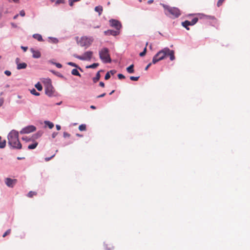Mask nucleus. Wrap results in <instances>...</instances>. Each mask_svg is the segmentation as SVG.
<instances>
[{
	"mask_svg": "<svg viewBox=\"0 0 250 250\" xmlns=\"http://www.w3.org/2000/svg\"><path fill=\"white\" fill-rule=\"evenodd\" d=\"M62 104V102L61 101V102H59V103H57L56 104V105H61Z\"/></svg>",
	"mask_w": 250,
	"mask_h": 250,
	"instance_id": "61",
	"label": "nucleus"
},
{
	"mask_svg": "<svg viewBox=\"0 0 250 250\" xmlns=\"http://www.w3.org/2000/svg\"><path fill=\"white\" fill-rule=\"evenodd\" d=\"M33 38L35 39H36L39 42H43V39H42V35L40 34H34L33 35Z\"/></svg>",
	"mask_w": 250,
	"mask_h": 250,
	"instance_id": "19",
	"label": "nucleus"
},
{
	"mask_svg": "<svg viewBox=\"0 0 250 250\" xmlns=\"http://www.w3.org/2000/svg\"><path fill=\"white\" fill-rule=\"evenodd\" d=\"M21 48L23 50L24 52L26 51L28 49V47L23 46H21Z\"/></svg>",
	"mask_w": 250,
	"mask_h": 250,
	"instance_id": "51",
	"label": "nucleus"
},
{
	"mask_svg": "<svg viewBox=\"0 0 250 250\" xmlns=\"http://www.w3.org/2000/svg\"><path fill=\"white\" fill-rule=\"evenodd\" d=\"M30 51L33 54L32 57L34 58H40L41 56V52L38 50H35L34 48H30Z\"/></svg>",
	"mask_w": 250,
	"mask_h": 250,
	"instance_id": "13",
	"label": "nucleus"
},
{
	"mask_svg": "<svg viewBox=\"0 0 250 250\" xmlns=\"http://www.w3.org/2000/svg\"><path fill=\"white\" fill-rule=\"evenodd\" d=\"M19 132L16 130H12L7 135L8 145L11 149H21L22 145L19 139Z\"/></svg>",
	"mask_w": 250,
	"mask_h": 250,
	"instance_id": "1",
	"label": "nucleus"
},
{
	"mask_svg": "<svg viewBox=\"0 0 250 250\" xmlns=\"http://www.w3.org/2000/svg\"><path fill=\"white\" fill-rule=\"evenodd\" d=\"M56 129H57V130H60L61 129V125H56Z\"/></svg>",
	"mask_w": 250,
	"mask_h": 250,
	"instance_id": "57",
	"label": "nucleus"
},
{
	"mask_svg": "<svg viewBox=\"0 0 250 250\" xmlns=\"http://www.w3.org/2000/svg\"><path fill=\"white\" fill-rule=\"evenodd\" d=\"M111 26L114 27L116 30L119 31L122 28L121 22L115 19H111L109 21Z\"/></svg>",
	"mask_w": 250,
	"mask_h": 250,
	"instance_id": "9",
	"label": "nucleus"
},
{
	"mask_svg": "<svg viewBox=\"0 0 250 250\" xmlns=\"http://www.w3.org/2000/svg\"><path fill=\"white\" fill-rule=\"evenodd\" d=\"M36 127L33 125H27L23 127L20 132L21 134H28L35 131Z\"/></svg>",
	"mask_w": 250,
	"mask_h": 250,
	"instance_id": "8",
	"label": "nucleus"
},
{
	"mask_svg": "<svg viewBox=\"0 0 250 250\" xmlns=\"http://www.w3.org/2000/svg\"><path fill=\"white\" fill-rule=\"evenodd\" d=\"M38 143L37 142H35L34 143L29 145L28 146V148L29 149H34L36 148V147L38 146Z\"/></svg>",
	"mask_w": 250,
	"mask_h": 250,
	"instance_id": "27",
	"label": "nucleus"
},
{
	"mask_svg": "<svg viewBox=\"0 0 250 250\" xmlns=\"http://www.w3.org/2000/svg\"><path fill=\"white\" fill-rule=\"evenodd\" d=\"M139 78H140V76H137V77L130 76L129 78H130V80H131V81H137L139 80Z\"/></svg>",
	"mask_w": 250,
	"mask_h": 250,
	"instance_id": "36",
	"label": "nucleus"
},
{
	"mask_svg": "<svg viewBox=\"0 0 250 250\" xmlns=\"http://www.w3.org/2000/svg\"><path fill=\"white\" fill-rule=\"evenodd\" d=\"M48 42L51 43L57 44L59 42V40L55 37H48Z\"/></svg>",
	"mask_w": 250,
	"mask_h": 250,
	"instance_id": "18",
	"label": "nucleus"
},
{
	"mask_svg": "<svg viewBox=\"0 0 250 250\" xmlns=\"http://www.w3.org/2000/svg\"><path fill=\"white\" fill-rule=\"evenodd\" d=\"M55 154H54L52 156H51V157H46L45 158V161L46 162H48L49 161V160H50L52 158H53L54 156H55Z\"/></svg>",
	"mask_w": 250,
	"mask_h": 250,
	"instance_id": "46",
	"label": "nucleus"
},
{
	"mask_svg": "<svg viewBox=\"0 0 250 250\" xmlns=\"http://www.w3.org/2000/svg\"><path fill=\"white\" fill-rule=\"evenodd\" d=\"M18 16H19V15H18V14H17V15H16L15 16H14V18H14V19H17V17H18Z\"/></svg>",
	"mask_w": 250,
	"mask_h": 250,
	"instance_id": "62",
	"label": "nucleus"
},
{
	"mask_svg": "<svg viewBox=\"0 0 250 250\" xmlns=\"http://www.w3.org/2000/svg\"><path fill=\"white\" fill-rule=\"evenodd\" d=\"M153 0H149L147 1V3L149 4H150L153 3Z\"/></svg>",
	"mask_w": 250,
	"mask_h": 250,
	"instance_id": "59",
	"label": "nucleus"
},
{
	"mask_svg": "<svg viewBox=\"0 0 250 250\" xmlns=\"http://www.w3.org/2000/svg\"><path fill=\"white\" fill-rule=\"evenodd\" d=\"M64 0H56V4L58 5L61 3H64Z\"/></svg>",
	"mask_w": 250,
	"mask_h": 250,
	"instance_id": "42",
	"label": "nucleus"
},
{
	"mask_svg": "<svg viewBox=\"0 0 250 250\" xmlns=\"http://www.w3.org/2000/svg\"><path fill=\"white\" fill-rule=\"evenodd\" d=\"M118 77L120 80L124 79L125 78L123 74L120 73L118 74Z\"/></svg>",
	"mask_w": 250,
	"mask_h": 250,
	"instance_id": "41",
	"label": "nucleus"
},
{
	"mask_svg": "<svg viewBox=\"0 0 250 250\" xmlns=\"http://www.w3.org/2000/svg\"><path fill=\"white\" fill-rule=\"evenodd\" d=\"M103 70H99L96 73V76L92 78V81H93L94 83H96L98 81H99V80H100V79L101 78L100 72H103Z\"/></svg>",
	"mask_w": 250,
	"mask_h": 250,
	"instance_id": "16",
	"label": "nucleus"
},
{
	"mask_svg": "<svg viewBox=\"0 0 250 250\" xmlns=\"http://www.w3.org/2000/svg\"><path fill=\"white\" fill-rule=\"evenodd\" d=\"M17 159L18 160H23V159H25V158H24V157H18L17 158Z\"/></svg>",
	"mask_w": 250,
	"mask_h": 250,
	"instance_id": "58",
	"label": "nucleus"
},
{
	"mask_svg": "<svg viewBox=\"0 0 250 250\" xmlns=\"http://www.w3.org/2000/svg\"><path fill=\"white\" fill-rule=\"evenodd\" d=\"M93 52L91 51H87L85 52L83 54V57L85 59L84 61H90L92 57Z\"/></svg>",
	"mask_w": 250,
	"mask_h": 250,
	"instance_id": "12",
	"label": "nucleus"
},
{
	"mask_svg": "<svg viewBox=\"0 0 250 250\" xmlns=\"http://www.w3.org/2000/svg\"><path fill=\"white\" fill-rule=\"evenodd\" d=\"M69 5L70 6H72L74 4V2H76L75 1H73V0H68Z\"/></svg>",
	"mask_w": 250,
	"mask_h": 250,
	"instance_id": "47",
	"label": "nucleus"
},
{
	"mask_svg": "<svg viewBox=\"0 0 250 250\" xmlns=\"http://www.w3.org/2000/svg\"><path fill=\"white\" fill-rule=\"evenodd\" d=\"M45 93L48 96L51 97L53 96L55 89L51 83V80L50 79L46 80V83L45 86Z\"/></svg>",
	"mask_w": 250,
	"mask_h": 250,
	"instance_id": "5",
	"label": "nucleus"
},
{
	"mask_svg": "<svg viewBox=\"0 0 250 250\" xmlns=\"http://www.w3.org/2000/svg\"><path fill=\"white\" fill-rule=\"evenodd\" d=\"M16 181V179H12L10 178H7L5 179V184L8 187L13 188L14 183Z\"/></svg>",
	"mask_w": 250,
	"mask_h": 250,
	"instance_id": "14",
	"label": "nucleus"
},
{
	"mask_svg": "<svg viewBox=\"0 0 250 250\" xmlns=\"http://www.w3.org/2000/svg\"><path fill=\"white\" fill-rule=\"evenodd\" d=\"M22 140L26 141V142L32 141V138H29L27 137H22Z\"/></svg>",
	"mask_w": 250,
	"mask_h": 250,
	"instance_id": "38",
	"label": "nucleus"
},
{
	"mask_svg": "<svg viewBox=\"0 0 250 250\" xmlns=\"http://www.w3.org/2000/svg\"><path fill=\"white\" fill-rule=\"evenodd\" d=\"M225 1V0H218L217 3V7H220L223 3V2Z\"/></svg>",
	"mask_w": 250,
	"mask_h": 250,
	"instance_id": "40",
	"label": "nucleus"
},
{
	"mask_svg": "<svg viewBox=\"0 0 250 250\" xmlns=\"http://www.w3.org/2000/svg\"><path fill=\"white\" fill-rule=\"evenodd\" d=\"M95 11L97 12L99 14V15H101L102 12H103V7L101 5H99V6H97L95 7V9H94Z\"/></svg>",
	"mask_w": 250,
	"mask_h": 250,
	"instance_id": "24",
	"label": "nucleus"
},
{
	"mask_svg": "<svg viewBox=\"0 0 250 250\" xmlns=\"http://www.w3.org/2000/svg\"><path fill=\"white\" fill-rule=\"evenodd\" d=\"M159 60L158 59V58H157V57L156 56V54L153 56V59H152V63L153 64H155L157 62H159Z\"/></svg>",
	"mask_w": 250,
	"mask_h": 250,
	"instance_id": "31",
	"label": "nucleus"
},
{
	"mask_svg": "<svg viewBox=\"0 0 250 250\" xmlns=\"http://www.w3.org/2000/svg\"><path fill=\"white\" fill-rule=\"evenodd\" d=\"M99 65V64L98 63H93L92 64L87 65L86 66V68H92V69H95L96 67H97Z\"/></svg>",
	"mask_w": 250,
	"mask_h": 250,
	"instance_id": "28",
	"label": "nucleus"
},
{
	"mask_svg": "<svg viewBox=\"0 0 250 250\" xmlns=\"http://www.w3.org/2000/svg\"><path fill=\"white\" fill-rule=\"evenodd\" d=\"M167 56H169L170 60L171 61H173L175 59L174 56V51L173 50L169 49V51L167 53Z\"/></svg>",
	"mask_w": 250,
	"mask_h": 250,
	"instance_id": "17",
	"label": "nucleus"
},
{
	"mask_svg": "<svg viewBox=\"0 0 250 250\" xmlns=\"http://www.w3.org/2000/svg\"><path fill=\"white\" fill-rule=\"evenodd\" d=\"M99 85L102 87H104V82H100V83H99Z\"/></svg>",
	"mask_w": 250,
	"mask_h": 250,
	"instance_id": "56",
	"label": "nucleus"
},
{
	"mask_svg": "<svg viewBox=\"0 0 250 250\" xmlns=\"http://www.w3.org/2000/svg\"><path fill=\"white\" fill-rule=\"evenodd\" d=\"M11 231L10 229H8L3 234H9L11 233Z\"/></svg>",
	"mask_w": 250,
	"mask_h": 250,
	"instance_id": "53",
	"label": "nucleus"
},
{
	"mask_svg": "<svg viewBox=\"0 0 250 250\" xmlns=\"http://www.w3.org/2000/svg\"><path fill=\"white\" fill-rule=\"evenodd\" d=\"M36 193L34 191H30L28 192L27 196L29 197H32L33 195H35Z\"/></svg>",
	"mask_w": 250,
	"mask_h": 250,
	"instance_id": "37",
	"label": "nucleus"
},
{
	"mask_svg": "<svg viewBox=\"0 0 250 250\" xmlns=\"http://www.w3.org/2000/svg\"><path fill=\"white\" fill-rule=\"evenodd\" d=\"M58 134V132H54L52 134V137L53 138H55L57 135Z\"/></svg>",
	"mask_w": 250,
	"mask_h": 250,
	"instance_id": "49",
	"label": "nucleus"
},
{
	"mask_svg": "<svg viewBox=\"0 0 250 250\" xmlns=\"http://www.w3.org/2000/svg\"><path fill=\"white\" fill-rule=\"evenodd\" d=\"M115 92L114 90H113L111 92L109 93V95H112Z\"/></svg>",
	"mask_w": 250,
	"mask_h": 250,
	"instance_id": "64",
	"label": "nucleus"
},
{
	"mask_svg": "<svg viewBox=\"0 0 250 250\" xmlns=\"http://www.w3.org/2000/svg\"><path fill=\"white\" fill-rule=\"evenodd\" d=\"M42 134H43L42 131V130L38 131L37 132H36V133L32 135V141H34V140L39 138L40 137H41L42 136Z\"/></svg>",
	"mask_w": 250,
	"mask_h": 250,
	"instance_id": "15",
	"label": "nucleus"
},
{
	"mask_svg": "<svg viewBox=\"0 0 250 250\" xmlns=\"http://www.w3.org/2000/svg\"><path fill=\"white\" fill-rule=\"evenodd\" d=\"M116 73V71L115 70H111L109 71V73L110 74V75H113Z\"/></svg>",
	"mask_w": 250,
	"mask_h": 250,
	"instance_id": "48",
	"label": "nucleus"
},
{
	"mask_svg": "<svg viewBox=\"0 0 250 250\" xmlns=\"http://www.w3.org/2000/svg\"><path fill=\"white\" fill-rule=\"evenodd\" d=\"M169 51V48L168 47H165L164 49L158 51L156 55L159 60V61L163 60L165 59L167 56V53Z\"/></svg>",
	"mask_w": 250,
	"mask_h": 250,
	"instance_id": "6",
	"label": "nucleus"
},
{
	"mask_svg": "<svg viewBox=\"0 0 250 250\" xmlns=\"http://www.w3.org/2000/svg\"><path fill=\"white\" fill-rule=\"evenodd\" d=\"M4 103V99L3 98L0 99V107Z\"/></svg>",
	"mask_w": 250,
	"mask_h": 250,
	"instance_id": "55",
	"label": "nucleus"
},
{
	"mask_svg": "<svg viewBox=\"0 0 250 250\" xmlns=\"http://www.w3.org/2000/svg\"><path fill=\"white\" fill-rule=\"evenodd\" d=\"M99 57L104 63H111L112 60L109 54V50L107 47L103 48L99 52Z\"/></svg>",
	"mask_w": 250,
	"mask_h": 250,
	"instance_id": "3",
	"label": "nucleus"
},
{
	"mask_svg": "<svg viewBox=\"0 0 250 250\" xmlns=\"http://www.w3.org/2000/svg\"><path fill=\"white\" fill-rule=\"evenodd\" d=\"M104 34L105 35H106V36L111 35L113 36H116L120 34V31L117 30H110L109 29V30L105 31L104 32Z\"/></svg>",
	"mask_w": 250,
	"mask_h": 250,
	"instance_id": "11",
	"label": "nucleus"
},
{
	"mask_svg": "<svg viewBox=\"0 0 250 250\" xmlns=\"http://www.w3.org/2000/svg\"><path fill=\"white\" fill-rule=\"evenodd\" d=\"M105 93H104L101 95H99L98 96H97V98H102V97H104L105 95Z\"/></svg>",
	"mask_w": 250,
	"mask_h": 250,
	"instance_id": "52",
	"label": "nucleus"
},
{
	"mask_svg": "<svg viewBox=\"0 0 250 250\" xmlns=\"http://www.w3.org/2000/svg\"><path fill=\"white\" fill-rule=\"evenodd\" d=\"M4 73L8 76H10L11 75V72L9 70H5Z\"/></svg>",
	"mask_w": 250,
	"mask_h": 250,
	"instance_id": "45",
	"label": "nucleus"
},
{
	"mask_svg": "<svg viewBox=\"0 0 250 250\" xmlns=\"http://www.w3.org/2000/svg\"><path fill=\"white\" fill-rule=\"evenodd\" d=\"M35 87L38 91H42V84L40 82H38L35 85Z\"/></svg>",
	"mask_w": 250,
	"mask_h": 250,
	"instance_id": "29",
	"label": "nucleus"
},
{
	"mask_svg": "<svg viewBox=\"0 0 250 250\" xmlns=\"http://www.w3.org/2000/svg\"><path fill=\"white\" fill-rule=\"evenodd\" d=\"M127 72L129 74H132L134 72V65L131 64L126 68Z\"/></svg>",
	"mask_w": 250,
	"mask_h": 250,
	"instance_id": "26",
	"label": "nucleus"
},
{
	"mask_svg": "<svg viewBox=\"0 0 250 250\" xmlns=\"http://www.w3.org/2000/svg\"><path fill=\"white\" fill-rule=\"evenodd\" d=\"M78 69H77L76 68L75 69H73L71 71V74L74 76H78V77H81V75L78 71Z\"/></svg>",
	"mask_w": 250,
	"mask_h": 250,
	"instance_id": "25",
	"label": "nucleus"
},
{
	"mask_svg": "<svg viewBox=\"0 0 250 250\" xmlns=\"http://www.w3.org/2000/svg\"><path fill=\"white\" fill-rule=\"evenodd\" d=\"M93 38L92 37H87L86 36L82 37L80 40L78 42L82 47H84L85 49L90 46L93 42Z\"/></svg>",
	"mask_w": 250,
	"mask_h": 250,
	"instance_id": "4",
	"label": "nucleus"
},
{
	"mask_svg": "<svg viewBox=\"0 0 250 250\" xmlns=\"http://www.w3.org/2000/svg\"><path fill=\"white\" fill-rule=\"evenodd\" d=\"M54 65H56V67L58 68H61L62 67V65L59 62L54 63Z\"/></svg>",
	"mask_w": 250,
	"mask_h": 250,
	"instance_id": "44",
	"label": "nucleus"
},
{
	"mask_svg": "<svg viewBox=\"0 0 250 250\" xmlns=\"http://www.w3.org/2000/svg\"><path fill=\"white\" fill-rule=\"evenodd\" d=\"M67 64L70 66L75 67V68L80 70L81 72H83V69L80 66H79L78 64H77L76 63H75L74 62H68L67 63Z\"/></svg>",
	"mask_w": 250,
	"mask_h": 250,
	"instance_id": "20",
	"label": "nucleus"
},
{
	"mask_svg": "<svg viewBox=\"0 0 250 250\" xmlns=\"http://www.w3.org/2000/svg\"><path fill=\"white\" fill-rule=\"evenodd\" d=\"M63 136L64 138L69 137L70 136V134L66 132H64L63 133Z\"/></svg>",
	"mask_w": 250,
	"mask_h": 250,
	"instance_id": "43",
	"label": "nucleus"
},
{
	"mask_svg": "<svg viewBox=\"0 0 250 250\" xmlns=\"http://www.w3.org/2000/svg\"><path fill=\"white\" fill-rule=\"evenodd\" d=\"M6 144V140H3L2 142L0 141V148H3L5 147Z\"/></svg>",
	"mask_w": 250,
	"mask_h": 250,
	"instance_id": "34",
	"label": "nucleus"
},
{
	"mask_svg": "<svg viewBox=\"0 0 250 250\" xmlns=\"http://www.w3.org/2000/svg\"><path fill=\"white\" fill-rule=\"evenodd\" d=\"M30 93L36 96H38L40 95V93L36 91V89L35 88H32L30 90Z\"/></svg>",
	"mask_w": 250,
	"mask_h": 250,
	"instance_id": "30",
	"label": "nucleus"
},
{
	"mask_svg": "<svg viewBox=\"0 0 250 250\" xmlns=\"http://www.w3.org/2000/svg\"><path fill=\"white\" fill-rule=\"evenodd\" d=\"M198 21V18L195 17V18H194L193 19H192L191 21H189L186 20V21L182 22V25L187 30H189V28L188 27V26L194 25Z\"/></svg>",
	"mask_w": 250,
	"mask_h": 250,
	"instance_id": "7",
	"label": "nucleus"
},
{
	"mask_svg": "<svg viewBox=\"0 0 250 250\" xmlns=\"http://www.w3.org/2000/svg\"><path fill=\"white\" fill-rule=\"evenodd\" d=\"M44 124L45 126H48L49 129H52L54 126V124L49 121H45Z\"/></svg>",
	"mask_w": 250,
	"mask_h": 250,
	"instance_id": "23",
	"label": "nucleus"
},
{
	"mask_svg": "<svg viewBox=\"0 0 250 250\" xmlns=\"http://www.w3.org/2000/svg\"><path fill=\"white\" fill-rule=\"evenodd\" d=\"M200 16V19H206L209 20H215V18L212 16L206 15L204 14H199Z\"/></svg>",
	"mask_w": 250,
	"mask_h": 250,
	"instance_id": "22",
	"label": "nucleus"
},
{
	"mask_svg": "<svg viewBox=\"0 0 250 250\" xmlns=\"http://www.w3.org/2000/svg\"><path fill=\"white\" fill-rule=\"evenodd\" d=\"M73 57L82 61H84L85 59L83 57V56H80L76 54H74Z\"/></svg>",
	"mask_w": 250,
	"mask_h": 250,
	"instance_id": "33",
	"label": "nucleus"
},
{
	"mask_svg": "<svg viewBox=\"0 0 250 250\" xmlns=\"http://www.w3.org/2000/svg\"><path fill=\"white\" fill-rule=\"evenodd\" d=\"M12 26L13 27H17V25L13 23H12Z\"/></svg>",
	"mask_w": 250,
	"mask_h": 250,
	"instance_id": "63",
	"label": "nucleus"
},
{
	"mask_svg": "<svg viewBox=\"0 0 250 250\" xmlns=\"http://www.w3.org/2000/svg\"><path fill=\"white\" fill-rule=\"evenodd\" d=\"M79 129L81 131H84L86 130V125L85 124H82L79 125Z\"/></svg>",
	"mask_w": 250,
	"mask_h": 250,
	"instance_id": "32",
	"label": "nucleus"
},
{
	"mask_svg": "<svg viewBox=\"0 0 250 250\" xmlns=\"http://www.w3.org/2000/svg\"><path fill=\"white\" fill-rule=\"evenodd\" d=\"M25 12L24 10H21L20 12V15L22 16V17H23L25 16Z\"/></svg>",
	"mask_w": 250,
	"mask_h": 250,
	"instance_id": "50",
	"label": "nucleus"
},
{
	"mask_svg": "<svg viewBox=\"0 0 250 250\" xmlns=\"http://www.w3.org/2000/svg\"><path fill=\"white\" fill-rule=\"evenodd\" d=\"M151 64H152V63H150V62L149 63H148V64L146 65V66L145 67V70H148V69L149 68V67L151 65Z\"/></svg>",
	"mask_w": 250,
	"mask_h": 250,
	"instance_id": "54",
	"label": "nucleus"
},
{
	"mask_svg": "<svg viewBox=\"0 0 250 250\" xmlns=\"http://www.w3.org/2000/svg\"><path fill=\"white\" fill-rule=\"evenodd\" d=\"M50 72L52 73H53V74H54L55 75L58 76V77L61 78H62V79H63L64 80H66V78L63 76V75H62L60 72L56 71L53 70H50Z\"/></svg>",
	"mask_w": 250,
	"mask_h": 250,
	"instance_id": "21",
	"label": "nucleus"
},
{
	"mask_svg": "<svg viewBox=\"0 0 250 250\" xmlns=\"http://www.w3.org/2000/svg\"><path fill=\"white\" fill-rule=\"evenodd\" d=\"M110 77H111V75H110V74L109 73V71H108L106 73V74H105V75L104 76V79L105 80H108L110 78Z\"/></svg>",
	"mask_w": 250,
	"mask_h": 250,
	"instance_id": "39",
	"label": "nucleus"
},
{
	"mask_svg": "<svg viewBox=\"0 0 250 250\" xmlns=\"http://www.w3.org/2000/svg\"><path fill=\"white\" fill-rule=\"evenodd\" d=\"M161 5H162L165 9V14L167 16H170L171 15L172 16L173 18H177L180 16V10L178 8L175 7H169V6L163 3H161Z\"/></svg>",
	"mask_w": 250,
	"mask_h": 250,
	"instance_id": "2",
	"label": "nucleus"
},
{
	"mask_svg": "<svg viewBox=\"0 0 250 250\" xmlns=\"http://www.w3.org/2000/svg\"><path fill=\"white\" fill-rule=\"evenodd\" d=\"M90 107L93 109H95L96 108V106L94 105H91Z\"/></svg>",
	"mask_w": 250,
	"mask_h": 250,
	"instance_id": "60",
	"label": "nucleus"
},
{
	"mask_svg": "<svg viewBox=\"0 0 250 250\" xmlns=\"http://www.w3.org/2000/svg\"><path fill=\"white\" fill-rule=\"evenodd\" d=\"M20 59L19 58H17L15 60V62L17 65V69L18 70L25 69L27 66L25 62H20Z\"/></svg>",
	"mask_w": 250,
	"mask_h": 250,
	"instance_id": "10",
	"label": "nucleus"
},
{
	"mask_svg": "<svg viewBox=\"0 0 250 250\" xmlns=\"http://www.w3.org/2000/svg\"><path fill=\"white\" fill-rule=\"evenodd\" d=\"M146 51H147L146 47H145V48L144 49V50L142 52H141V53H140V54H139L140 56L144 57V56H145V55L146 54Z\"/></svg>",
	"mask_w": 250,
	"mask_h": 250,
	"instance_id": "35",
	"label": "nucleus"
}]
</instances>
